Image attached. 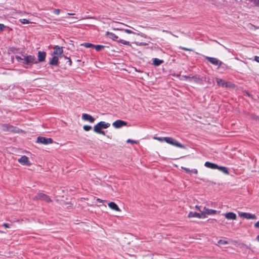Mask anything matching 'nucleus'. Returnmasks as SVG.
Returning <instances> with one entry per match:
<instances>
[{"label":"nucleus","mask_w":259,"mask_h":259,"mask_svg":"<svg viewBox=\"0 0 259 259\" xmlns=\"http://www.w3.org/2000/svg\"><path fill=\"white\" fill-rule=\"evenodd\" d=\"M155 139L160 141V142H165L167 143L170 144L172 146L182 148L185 149V146L182 144H181L180 142L174 139V138L171 137H155Z\"/></svg>","instance_id":"f257e3e1"},{"label":"nucleus","mask_w":259,"mask_h":259,"mask_svg":"<svg viewBox=\"0 0 259 259\" xmlns=\"http://www.w3.org/2000/svg\"><path fill=\"white\" fill-rule=\"evenodd\" d=\"M18 60H23V67L25 68H28L29 65H32L33 64L37 63V61L34 56L28 55L24 56V59L21 58L20 57H16Z\"/></svg>","instance_id":"f03ea898"},{"label":"nucleus","mask_w":259,"mask_h":259,"mask_svg":"<svg viewBox=\"0 0 259 259\" xmlns=\"http://www.w3.org/2000/svg\"><path fill=\"white\" fill-rule=\"evenodd\" d=\"M36 142L44 145H48L53 143V140L50 138L38 137L37 138Z\"/></svg>","instance_id":"7ed1b4c3"},{"label":"nucleus","mask_w":259,"mask_h":259,"mask_svg":"<svg viewBox=\"0 0 259 259\" xmlns=\"http://www.w3.org/2000/svg\"><path fill=\"white\" fill-rule=\"evenodd\" d=\"M216 81L218 85L222 87H225L227 88H232L233 86V84L231 82L225 81L224 80L221 78H217L216 79Z\"/></svg>","instance_id":"20e7f679"},{"label":"nucleus","mask_w":259,"mask_h":259,"mask_svg":"<svg viewBox=\"0 0 259 259\" xmlns=\"http://www.w3.org/2000/svg\"><path fill=\"white\" fill-rule=\"evenodd\" d=\"M205 59L211 64L218 66V68L221 67L223 64V62L216 58L206 56L205 57Z\"/></svg>","instance_id":"39448f33"},{"label":"nucleus","mask_w":259,"mask_h":259,"mask_svg":"<svg viewBox=\"0 0 259 259\" xmlns=\"http://www.w3.org/2000/svg\"><path fill=\"white\" fill-rule=\"evenodd\" d=\"M33 199L36 200H42L48 202L51 201V199L48 196L41 193H38Z\"/></svg>","instance_id":"423d86ee"},{"label":"nucleus","mask_w":259,"mask_h":259,"mask_svg":"<svg viewBox=\"0 0 259 259\" xmlns=\"http://www.w3.org/2000/svg\"><path fill=\"white\" fill-rule=\"evenodd\" d=\"M127 122L122 120H117L113 122L112 125L115 128H119L123 126L126 125Z\"/></svg>","instance_id":"0eeeda50"},{"label":"nucleus","mask_w":259,"mask_h":259,"mask_svg":"<svg viewBox=\"0 0 259 259\" xmlns=\"http://www.w3.org/2000/svg\"><path fill=\"white\" fill-rule=\"evenodd\" d=\"M238 215L240 217H243L247 219H252L254 220L256 219V217L253 214H251L247 212H238Z\"/></svg>","instance_id":"6e6552de"},{"label":"nucleus","mask_w":259,"mask_h":259,"mask_svg":"<svg viewBox=\"0 0 259 259\" xmlns=\"http://www.w3.org/2000/svg\"><path fill=\"white\" fill-rule=\"evenodd\" d=\"M217 213V210L208 209L205 207H204V210L202 211V215L203 218H205L206 215H213Z\"/></svg>","instance_id":"1a4fd4ad"},{"label":"nucleus","mask_w":259,"mask_h":259,"mask_svg":"<svg viewBox=\"0 0 259 259\" xmlns=\"http://www.w3.org/2000/svg\"><path fill=\"white\" fill-rule=\"evenodd\" d=\"M18 161L20 163L24 165L30 166L31 165V163L28 160V158L25 155L22 156L18 159Z\"/></svg>","instance_id":"9d476101"},{"label":"nucleus","mask_w":259,"mask_h":259,"mask_svg":"<svg viewBox=\"0 0 259 259\" xmlns=\"http://www.w3.org/2000/svg\"><path fill=\"white\" fill-rule=\"evenodd\" d=\"M46 57V53L45 52L38 51L37 53V62H44Z\"/></svg>","instance_id":"9b49d317"},{"label":"nucleus","mask_w":259,"mask_h":259,"mask_svg":"<svg viewBox=\"0 0 259 259\" xmlns=\"http://www.w3.org/2000/svg\"><path fill=\"white\" fill-rule=\"evenodd\" d=\"M82 119L84 120L88 121L91 123H93L95 121V118L93 117L87 113L82 114Z\"/></svg>","instance_id":"f8f14e48"},{"label":"nucleus","mask_w":259,"mask_h":259,"mask_svg":"<svg viewBox=\"0 0 259 259\" xmlns=\"http://www.w3.org/2000/svg\"><path fill=\"white\" fill-rule=\"evenodd\" d=\"M103 128L102 126L99 125L97 123L94 126V131L97 134L105 135V132L102 130Z\"/></svg>","instance_id":"ddd939ff"},{"label":"nucleus","mask_w":259,"mask_h":259,"mask_svg":"<svg viewBox=\"0 0 259 259\" xmlns=\"http://www.w3.org/2000/svg\"><path fill=\"white\" fill-rule=\"evenodd\" d=\"M103 128L102 126L99 125L97 123L94 126V131L97 134L105 135V132L102 130Z\"/></svg>","instance_id":"4468645a"},{"label":"nucleus","mask_w":259,"mask_h":259,"mask_svg":"<svg viewBox=\"0 0 259 259\" xmlns=\"http://www.w3.org/2000/svg\"><path fill=\"white\" fill-rule=\"evenodd\" d=\"M54 55H61L63 53V47L56 46L53 48Z\"/></svg>","instance_id":"2eb2a0df"},{"label":"nucleus","mask_w":259,"mask_h":259,"mask_svg":"<svg viewBox=\"0 0 259 259\" xmlns=\"http://www.w3.org/2000/svg\"><path fill=\"white\" fill-rule=\"evenodd\" d=\"M225 216L228 220H235L237 218L236 214L232 212L225 213Z\"/></svg>","instance_id":"dca6fc26"},{"label":"nucleus","mask_w":259,"mask_h":259,"mask_svg":"<svg viewBox=\"0 0 259 259\" xmlns=\"http://www.w3.org/2000/svg\"><path fill=\"white\" fill-rule=\"evenodd\" d=\"M205 166L206 167L212 169H215L217 168H218V165L217 164L213 163L211 162H210L209 161H207L204 163Z\"/></svg>","instance_id":"f3484780"},{"label":"nucleus","mask_w":259,"mask_h":259,"mask_svg":"<svg viewBox=\"0 0 259 259\" xmlns=\"http://www.w3.org/2000/svg\"><path fill=\"white\" fill-rule=\"evenodd\" d=\"M188 217L201 218H203V215H202V214H200V213L196 212L191 211L188 214Z\"/></svg>","instance_id":"a211bd4d"},{"label":"nucleus","mask_w":259,"mask_h":259,"mask_svg":"<svg viewBox=\"0 0 259 259\" xmlns=\"http://www.w3.org/2000/svg\"><path fill=\"white\" fill-rule=\"evenodd\" d=\"M108 206L111 209H112L113 210H116L117 211H120V209H119V208L118 207L117 205L113 202H111L109 203Z\"/></svg>","instance_id":"6ab92c4d"},{"label":"nucleus","mask_w":259,"mask_h":259,"mask_svg":"<svg viewBox=\"0 0 259 259\" xmlns=\"http://www.w3.org/2000/svg\"><path fill=\"white\" fill-rule=\"evenodd\" d=\"M58 57L54 56L50 61V64L54 66H57L58 65Z\"/></svg>","instance_id":"aec40b11"},{"label":"nucleus","mask_w":259,"mask_h":259,"mask_svg":"<svg viewBox=\"0 0 259 259\" xmlns=\"http://www.w3.org/2000/svg\"><path fill=\"white\" fill-rule=\"evenodd\" d=\"M106 35L109 38L112 39L113 40H116L118 38V36L112 32L107 31L106 33Z\"/></svg>","instance_id":"412c9836"},{"label":"nucleus","mask_w":259,"mask_h":259,"mask_svg":"<svg viewBox=\"0 0 259 259\" xmlns=\"http://www.w3.org/2000/svg\"><path fill=\"white\" fill-rule=\"evenodd\" d=\"M163 60H160L158 58H154L153 60V64L154 66H159L160 64L163 63Z\"/></svg>","instance_id":"4be33fe9"},{"label":"nucleus","mask_w":259,"mask_h":259,"mask_svg":"<svg viewBox=\"0 0 259 259\" xmlns=\"http://www.w3.org/2000/svg\"><path fill=\"white\" fill-rule=\"evenodd\" d=\"M98 123L99 125L102 126L103 128H107L110 125L109 123L105 122V121H100Z\"/></svg>","instance_id":"5701e85b"},{"label":"nucleus","mask_w":259,"mask_h":259,"mask_svg":"<svg viewBox=\"0 0 259 259\" xmlns=\"http://www.w3.org/2000/svg\"><path fill=\"white\" fill-rule=\"evenodd\" d=\"M217 169L222 171L224 174H229L228 170L227 168H226V167L218 165V168H217Z\"/></svg>","instance_id":"b1692460"},{"label":"nucleus","mask_w":259,"mask_h":259,"mask_svg":"<svg viewBox=\"0 0 259 259\" xmlns=\"http://www.w3.org/2000/svg\"><path fill=\"white\" fill-rule=\"evenodd\" d=\"M3 127L4 130L5 131H12V128H13V126H10L7 124H4L3 125Z\"/></svg>","instance_id":"393cba45"},{"label":"nucleus","mask_w":259,"mask_h":259,"mask_svg":"<svg viewBox=\"0 0 259 259\" xmlns=\"http://www.w3.org/2000/svg\"><path fill=\"white\" fill-rule=\"evenodd\" d=\"M81 46L85 47L87 48H94L95 45L91 43L85 42L81 44Z\"/></svg>","instance_id":"a878e982"},{"label":"nucleus","mask_w":259,"mask_h":259,"mask_svg":"<svg viewBox=\"0 0 259 259\" xmlns=\"http://www.w3.org/2000/svg\"><path fill=\"white\" fill-rule=\"evenodd\" d=\"M105 47L104 46H102V45H96V46L95 45V46H94L95 49L97 51H100L102 50V49H104Z\"/></svg>","instance_id":"bb28decb"},{"label":"nucleus","mask_w":259,"mask_h":259,"mask_svg":"<svg viewBox=\"0 0 259 259\" xmlns=\"http://www.w3.org/2000/svg\"><path fill=\"white\" fill-rule=\"evenodd\" d=\"M117 41L119 43H121V44L125 45L131 46L130 42L129 41H126L123 39H119V40H117Z\"/></svg>","instance_id":"cd10ccee"},{"label":"nucleus","mask_w":259,"mask_h":259,"mask_svg":"<svg viewBox=\"0 0 259 259\" xmlns=\"http://www.w3.org/2000/svg\"><path fill=\"white\" fill-rule=\"evenodd\" d=\"M19 21L22 23V24H29L30 23V22L29 21V20L26 19H20L19 20Z\"/></svg>","instance_id":"c85d7f7f"},{"label":"nucleus","mask_w":259,"mask_h":259,"mask_svg":"<svg viewBox=\"0 0 259 259\" xmlns=\"http://www.w3.org/2000/svg\"><path fill=\"white\" fill-rule=\"evenodd\" d=\"M227 244H228V241L225 240H220L218 241V245H226Z\"/></svg>","instance_id":"c756f323"},{"label":"nucleus","mask_w":259,"mask_h":259,"mask_svg":"<svg viewBox=\"0 0 259 259\" xmlns=\"http://www.w3.org/2000/svg\"><path fill=\"white\" fill-rule=\"evenodd\" d=\"M83 128L85 131H89L92 129V126L91 125H85L83 126Z\"/></svg>","instance_id":"7c9ffc66"},{"label":"nucleus","mask_w":259,"mask_h":259,"mask_svg":"<svg viewBox=\"0 0 259 259\" xmlns=\"http://www.w3.org/2000/svg\"><path fill=\"white\" fill-rule=\"evenodd\" d=\"M126 142L127 143H133V144H137V143H138V141H134V140H131V139H128L126 141Z\"/></svg>","instance_id":"2f4dec72"},{"label":"nucleus","mask_w":259,"mask_h":259,"mask_svg":"<svg viewBox=\"0 0 259 259\" xmlns=\"http://www.w3.org/2000/svg\"><path fill=\"white\" fill-rule=\"evenodd\" d=\"M123 30L128 33V34H134L135 33L133 31L130 30V29H123Z\"/></svg>","instance_id":"473e14b6"},{"label":"nucleus","mask_w":259,"mask_h":259,"mask_svg":"<svg viewBox=\"0 0 259 259\" xmlns=\"http://www.w3.org/2000/svg\"><path fill=\"white\" fill-rule=\"evenodd\" d=\"M181 168H182V169H184L186 172L190 174L191 170L189 168H186V167H182Z\"/></svg>","instance_id":"72a5a7b5"},{"label":"nucleus","mask_w":259,"mask_h":259,"mask_svg":"<svg viewBox=\"0 0 259 259\" xmlns=\"http://www.w3.org/2000/svg\"><path fill=\"white\" fill-rule=\"evenodd\" d=\"M61 10L60 9H55L54 10V13L56 15H59L60 13Z\"/></svg>","instance_id":"f704fd0d"},{"label":"nucleus","mask_w":259,"mask_h":259,"mask_svg":"<svg viewBox=\"0 0 259 259\" xmlns=\"http://www.w3.org/2000/svg\"><path fill=\"white\" fill-rule=\"evenodd\" d=\"M198 174L197 169H191L190 171V174Z\"/></svg>","instance_id":"c9c22d12"},{"label":"nucleus","mask_w":259,"mask_h":259,"mask_svg":"<svg viewBox=\"0 0 259 259\" xmlns=\"http://www.w3.org/2000/svg\"><path fill=\"white\" fill-rule=\"evenodd\" d=\"M137 45L139 46H147L148 45V44L146 43V42H141L138 43Z\"/></svg>","instance_id":"e433bc0d"},{"label":"nucleus","mask_w":259,"mask_h":259,"mask_svg":"<svg viewBox=\"0 0 259 259\" xmlns=\"http://www.w3.org/2000/svg\"><path fill=\"white\" fill-rule=\"evenodd\" d=\"M180 48L182 50H185V51H193L192 49H188V48L182 47H180Z\"/></svg>","instance_id":"4c0bfd02"},{"label":"nucleus","mask_w":259,"mask_h":259,"mask_svg":"<svg viewBox=\"0 0 259 259\" xmlns=\"http://www.w3.org/2000/svg\"><path fill=\"white\" fill-rule=\"evenodd\" d=\"M5 26L3 24H0V32L4 30Z\"/></svg>","instance_id":"58836bf2"},{"label":"nucleus","mask_w":259,"mask_h":259,"mask_svg":"<svg viewBox=\"0 0 259 259\" xmlns=\"http://www.w3.org/2000/svg\"><path fill=\"white\" fill-rule=\"evenodd\" d=\"M65 58L66 59H67L68 60L69 65L70 66H71V64H72V61H71V59H70V58H67V57H65Z\"/></svg>","instance_id":"ea45409f"},{"label":"nucleus","mask_w":259,"mask_h":259,"mask_svg":"<svg viewBox=\"0 0 259 259\" xmlns=\"http://www.w3.org/2000/svg\"><path fill=\"white\" fill-rule=\"evenodd\" d=\"M223 68H225V69H228L229 67L228 66L226 65V64H224L223 63V64L221 65V66Z\"/></svg>","instance_id":"a19ab883"},{"label":"nucleus","mask_w":259,"mask_h":259,"mask_svg":"<svg viewBox=\"0 0 259 259\" xmlns=\"http://www.w3.org/2000/svg\"><path fill=\"white\" fill-rule=\"evenodd\" d=\"M3 226L5 227L6 228H10L9 224H7V223H4L3 224Z\"/></svg>","instance_id":"79ce46f5"},{"label":"nucleus","mask_w":259,"mask_h":259,"mask_svg":"<svg viewBox=\"0 0 259 259\" xmlns=\"http://www.w3.org/2000/svg\"><path fill=\"white\" fill-rule=\"evenodd\" d=\"M195 208H196L198 210H199V211H200V212H202V211H201V209H200V206H198V205H196Z\"/></svg>","instance_id":"37998d69"},{"label":"nucleus","mask_w":259,"mask_h":259,"mask_svg":"<svg viewBox=\"0 0 259 259\" xmlns=\"http://www.w3.org/2000/svg\"><path fill=\"white\" fill-rule=\"evenodd\" d=\"M254 60L257 62H259V57L255 56Z\"/></svg>","instance_id":"c03bdc74"},{"label":"nucleus","mask_w":259,"mask_h":259,"mask_svg":"<svg viewBox=\"0 0 259 259\" xmlns=\"http://www.w3.org/2000/svg\"><path fill=\"white\" fill-rule=\"evenodd\" d=\"M256 228H259V221H257L254 225Z\"/></svg>","instance_id":"a18cd8bd"},{"label":"nucleus","mask_w":259,"mask_h":259,"mask_svg":"<svg viewBox=\"0 0 259 259\" xmlns=\"http://www.w3.org/2000/svg\"><path fill=\"white\" fill-rule=\"evenodd\" d=\"M97 201L99 202H103V200L100 198H97Z\"/></svg>","instance_id":"49530a36"},{"label":"nucleus","mask_w":259,"mask_h":259,"mask_svg":"<svg viewBox=\"0 0 259 259\" xmlns=\"http://www.w3.org/2000/svg\"><path fill=\"white\" fill-rule=\"evenodd\" d=\"M256 239L259 241V235L256 236Z\"/></svg>","instance_id":"de8ad7c7"},{"label":"nucleus","mask_w":259,"mask_h":259,"mask_svg":"<svg viewBox=\"0 0 259 259\" xmlns=\"http://www.w3.org/2000/svg\"><path fill=\"white\" fill-rule=\"evenodd\" d=\"M68 15H73L74 14H72V13H68Z\"/></svg>","instance_id":"09e8293b"}]
</instances>
